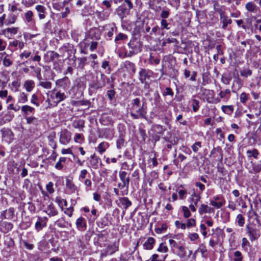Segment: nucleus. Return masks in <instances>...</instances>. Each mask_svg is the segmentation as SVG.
<instances>
[{
    "mask_svg": "<svg viewBox=\"0 0 261 261\" xmlns=\"http://www.w3.org/2000/svg\"><path fill=\"white\" fill-rule=\"evenodd\" d=\"M120 177L122 182L118 184L119 187L121 190L122 195H127L128 192L129 176L126 172L122 171L120 173Z\"/></svg>",
    "mask_w": 261,
    "mask_h": 261,
    "instance_id": "1",
    "label": "nucleus"
},
{
    "mask_svg": "<svg viewBox=\"0 0 261 261\" xmlns=\"http://www.w3.org/2000/svg\"><path fill=\"white\" fill-rule=\"evenodd\" d=\"M133 102V109H136L137 114L132 113V116L135 118H138L139 117H143L145 114V112L143 108V105L141 104V101L139 98H136L134 99Z\"/></svg>",
    "mask_w": 261,
    "mask_h": 261,
    "instance_id": "2",
    "label": "nucleus"
},
{
    "mask_svg": "<svg viewBox=\"0 0 261 261\" xmlns=\"http://www.w3.org/2000/svg\"><path fill=\"white\" fill-rule=\"evenodd\" d=\"M100 75L99 79L97 77L96 81H93L89 84V87L94 90L101 89L106 86L107 76L102 72H100Z\"/></svg>",
    "mask_w": 261,
    "mask_h": 261,
    "instance_id": "3",
    "label": "nucleus"
},
{
    "mask_svg": "<svg viewBox=\"0 0 261 261\" xmlns=\"http://www.w3.org/2000/svg\"><path fill=\"white\" fill-rule=\"evenodd\" d=\"M50 92V97L53 100L56 106L61 101L65 100L66 98V96L64 92H61L60 91H57L55 89Z\"/></svg>",
    "mask_w": 261,
    "mask_h": 261,
    "instance_id": "4",
    "label": "nucleus"
},
{
    "mask_svg": "<svg viewBox=\"0 0 261 261\" xmlns=\"http://www.w3.org/2000/svg\"><path fill=\"white\" fill-rule=\"evenodd\" d=\"M71 133L66 129L62 130L60 135V142L63 145H67L71 140Z\"/></svg>",
    "mask_w": 261,
    "mask_h": 261,
    "instance_id": "5",
    "label": "nucleus"
},
{
    "mask_svg": "<svg viewBox=\"0 0 261 261\" xmlns=\"http://www.w3.org/2000/svg\"><path fill=\"white\" fill-rule=\"evenodd\" d=\"M125 2L128 4V8L124 6H122L119 7L118 9V14L124 21L125 20H124V18L129 15V9H130V1L125 0Z\"/></svg>",
    "mask_w": 261,
    "mask_h": 261,
    "instance_id": "6",
    "label": "nucleus"
},
{
    "mask_svg": "<svg viewBox=\"0 0 261 261\" xmlns=\"http://www.w3.org/2000/svg\"><path fill=\"white\" fill-rule=\"evenodd\" d=\"M247 233L250 238V240L251 241H254L257 239L261 235V232L259 229H257L255 228H253L251 227H249V226H247Z\"/></svg>",
    "mask_w": 261,
    "mask_h": 261,
    "instance_id": "7",
    "label": "nucleus"
},
{
    "mask_svg": "<svg viewBox=\"0 0 261 261\" xmlns=\"http://www.w3.org/2000/svg\"><path fill=\"white\" fill-rule=\"evenodd\" d=\"M48 218L46 217H37V220L35 223V227L37 231L41 230L43 228L46 227Z\"/></svg>",
    "mask_w": 261,
    "mask_h": 261,
    "instance_id": "8",
    "label": "nucleus"
},
{
    "mask_svg": "<svg viewBox=\"0 0 261 261\" xmlns=\"http://www.w3.org/2000/svg\"><path fill=\"white\" fill-rule=\"evenodd\" d=\"M152 74V72L150 70L142 69L139 72V79L141 83H146V80H149Z\"/></svg>",
    "mask_w": 261,
    "mask_h": 261,
    "instance_id": "9",
    "label": "nucleus"
},
{
    "mask_svg": "<svg viewBox=\"0 0 261 261\" xmlns=\"http://www.w3.org/2000/svg\"><path fill=\"white\" fill-rule=\"evenodd\" d=\"M118 249V244L115 242L108 246L105 252L101 254V256H106L107 255H111L115 253Z\"/></svg>",
    "mask_w": 261,
    "mask_h": 261,
    "instance_id": "10",
    "label": "nucleus"
},
{
    "mask_svg": "<svg viewBox=\"0 0 261 261\" xmlns=\"http://www.w3.org/2000/svg\"><path fill=\"white\" fill-rule=\"evenodd\" d=\"M13 228L12 223L7 221H0V231L4 233H7L10 231Z\"/></svg>",
    "mask_w": 261,
    "mask_h": 261,
    "instance_id": "11",
    "label": "nucleus"
},
{
    "mask_svg": "<svg viewBox=\"0 0 261 261\" xmlns=\"http://www.w3.org/2000/svg\"><path fill=\"white\" fill-rule=\"evenodd\" d=\"M77 229L81 231H84L87 229V223L85 219L82 217L79 218L75 222Z\"/></svg>",
    "mask_w": 261,
    "mask_h": 261,
    "instance_id": "12",
    "label": "nucleus"
},
{
    "mask_svg": "<svg viewBox=\"0 0 261 261\" xmlns=\"http://www.w3.org/2000/svg\"><path fill=\"white\" fill-rule=\"evenodd\" d=\"M66 187L70 193H74L77 190V187L69 178L66 179Z\"/></svg>",
    "mask_w": 261,
    "mask_h": 261,
    "instance_id": "13",
    "label": "nucleus"
},
{
    "mask_svg": "<svg viewBox=\"0 0 261 261\" xmlns=\"http://www.w3.org/2000/svg\"><path fill=\"white\" fill-rule=\"evenodd\" d=\"M45 212L49 217L55 216L58 214V210L52 203L47 206Z\"/></svg>",
    "mask_w": 261,
    "mask_h": 261,
    "instance_id": "14",
    "label": "nucleus"
},
{
    "mask_svg": "<svg viewBox=\"0 0 261 261\" xmlns=\"http://www.w3.org/2000/svg\"><path fill=\"white\" fill-rule=\"evenodd\" d=\"M24 20L27 23H35L34 13L31 10H28L24 13Z\"/></svg>",
    "mask_w": 261,
    "mask_h": 261,
    "instance_id": "15",
    "label": "nucleus"
},
{
    "mask_svg": "<svg viewBox=\"0 0 261 261\" xmlns=\"http://www.w3.org/2000/svg\"><path fill=\"white\" fill-rule=\"evenodd\" d=\"M252 169L249 171L251 173H259L261 172V160L257 162H253L251 161L250 162Z\"/></svg>",
    "mask_w": 261,
    "mask_h": 261,
    "instance_id": "16",
    "label": "nucleus"
},
{
    "mask_svg": "<svg viewBox=\"0 0 261 261\" xmlns=\"http://www.w3.org/2000/svg\"><path fill=\"white\" fill-rule=\"evenodd\" d=\"M35 9L38 14V17L40 19H43L46 17V8L41 5H38L35 7Z\"/></svg>",
    "mask_w": 261,
    "mask_h": 261,
    "instance_id": "17",
    "label": "nucleus"
},
{
    "mask_svg": "<svg viewBox=\"0 0 261 261\" xmlns=\"http://www.w3.org/2000/svg\"><path fill=\"white\" fill-rule=\"evenodd\" d=\"M199 214L200 215H202L206 213H212L214 212V209L212 207L208 206V205L202 204L200 205L198 209Z\"/></svg>",
    "mask_w": 261,
    "mask_h": 261,
    "instance_id": "18",
    "label": "nucleus"
},
{
    "mask_svg": "<svg viewBox=\"0 0 261 261\" xmlns=\"http://www.w3.org/2000/svg\"><path fill=\"white\" fill-rule=\"evenodd\" d=\"M221 198V197L219 196H215L214 197V200L211 201L210 204L217 208H221L224 204V202L220 201Z\"/></svg>",
    "mask_w": 261,
    "mask_h": 261,
    "instance_id": "19",
    "label": "nucleus"
},
{
    "mask_svg": "<svg viewBox=\"0 0 261 261\" xmlns=\"http://www.w3.org/2000/svg\"><path fill=\"white\" fill-rule=\"evenodd\" d=\"M1 132L3 138H7L10 140L13 137V133L10 128H3L1 130Z\"/></svg>",
    "mask_w": 261,
    "mask_h": 261,
    "instance_id": "20",
    "label": "nucleus"
},
{
    "mask_svg": "<svg viewBox=\"0 0 261 261\" xmlns=\"http://www.w3.org/2000/svg\"><path fill=\"white\" fill-rule=\"evenodd\" d=\"M6 213L7 217H5L6 219L11 220H16V217L15 215V210L13 207H10L6 210Z\"/></svg>",
    "mask_w": 261,
    "mask_h": 261,
    "instance_id": "21",
    "label": "nucleus"
},
{
    "mask_svg": "<svg viewBox=\"0 0 261 261\" xmlns=\"http://www.w3.org/2000/svg\"><path fill=\"white\" fill-rule=\"evenodd\" d=\"M23 87L28 92H31L35 87V82L33 80H27L23 84Z\"/></svg>",
    "mask_w": 261,
    "mask_h": 261,
    "instance_id": "22",
    "label": "nucleus"
},
{
    "mask_svg": "<svg viewBox=\"0 0 261 261\" xmlns=\"http://www.w3.org/2000/svg\"><path fill=\"white\" fill-rule=\"evenodd\" d=\"M21 110L24 115H28L30 114L34 113L35 109L29 105H24L21 107Z\"/></svg>",
    "mask_w": 261,
    "mask_h": 261,
    "instance_id": "23",
    "label": "nucleus"
},
{
    "mask_svg": "<svg viewBox=\"0 0 261 261\" xmlns=\"http://www.w3.org/2000/svg\"><path fill=\"white\" fill-rule=\"evenodd\" d=\"M155 243V240L152 237H149L143 244V247L145 249L150 250L152 249Z\"/></svg>",
    "mask_w": 261,
    "mask_h": 261,
    "instance_id": "24",
    "label": "nucleus"
},
{
    "mask_svg": "<svg viewBox=\"0 0 261 261\" xmlns=\"http://www.w3.org/2000/svg\"><path fill=\"white\" fill-rule=\"evenodd\" d=\"M27 123L29 125H33L37 126L40 123V120H38L37 118L33 116L27 117L25 118Z\"/></svg>",
    "mask_w": 261,
    "mask_h": 261,
    "instance_id": "25",
    "label": "nucleus"
},
{
    "mask_svg": "<svg viewBox=\"0 0 261 261\" xmlns=\"http://www.w3.org/2000/svg\"><path fill=\"white\" fill-rule=\"evenodd\" d=\"M200 198V195L199 194H196L195 192H194L192 194L191 196L189 198L188 201L189 202L191 203V204L197 205Z\"/></svg>",
    "mask_w": 261,
    "mask_h": 261,
    "instance_id": "26",
    "label": "nucleus"
},
{
    "mask_svg": "<svg viewBox=\"0 0 261 261\" xmlns=\"http://www.w3.org/2000/svg\"><path fill=\"white\" fill-rule=\"evenodd\" d=\"M246 153L247 154V157L249 159L253 158L257 159L258 158L259 152L257 149L253 148V149H249L247 150Z\"/></svg>",
    "mask_w": 261,
    "mask_h": 261,
    "instance_id": "27",
    "label": "nucleus"
},
{
    "mask_svg": "<svg viewBox=\"0 0 261 261\" xmlns=\"http://www.w3.org/2000/svg\"><path fill=\"white\" fill-rule=\"evenodd\" d=\"M109 147V144L108 142H102L98 145L97 148V151L99 152L100 154H102L104 152L106 151V149Z\"/></svg>",
    "mask_w": 261,
    "mask_h": 261,
    "instance_id": "28",
    "label": "nucleus"
},
{
    "mask_svg": "<svg viewBox=\"0 0 261 261\" xmlns=\"http://www.w3.org/2000/svg\"><path fill=\"white\" fill-rule=\"evenodd\" d=\"M219 95L221 98L227 100L230 97V90L226 89L224 91H221Z\"/></svg>",
    "mask_w": 261,
    "mask_h": 261,
    "instance_id": "29",
    "label": "nucleus"
},
{
    "mask_svg": "<svg viewBox=\"0 0 261 261\" xmlns=\"http://www.w3.org/2000/svg\"><path fill=\"white\" fill-rule=\"evenodd\" d=\"M221 19L222 20V28L224 30H225L227 25L229 24H231L232 23V20L231 19L228 18L227 16L223 15L220 16Z\"/></svg>",
    "mask_w": 261,
    "mask_h": 261,
    "instance_id": "30",
    "label": "nucleus"
},
{
    "mask_svg": "<svg viewBox=\"0 0 261 261\" xmlns=\"http://www.w3.org/2000/svg\"><path fill=\"white\" fill-rule=\"evenodd\" d=\"M85 121L82 119L74 120L72 122V126L75 128H83L84 127Z\"/></svg>",
    "mask_w": 261,
    "mask_h": 261,
    "instance_id": "31",
    "label": "nucleus"
},
{
    "mask_svg": "<svg viewBox=\"0 0 261 261\" xmlns=\"http://www.w3.org/2000/svg\"><path fill=\"white\" fill-rule=\"evenodd\" d=\"M18 28L12 27L8 28L3 30V34L7 35V34L10 33L11 35H15L17 33Z\"/></svg>",
    "mask_w": 261,
    "mask_h": 261,
    "instance_id": "32",
    "label": "nucleus"
},
{
    "mask_svg": "<svg viewBox=\"0 0 261 261\" xmlns=\"http://www.w3.org/2000/svg\"><path fill=\"white\" fill-rule=\"evenodd\" d=\"M28 100V94L22 92L18 96V103H24Z\"/></svg>",
    "mask_w": 261,
    "mask_h": 261,
    "instance_id": "33",
    "label": "nucleus"
},
{
    "mask_svg": "<svg viewBox=\"0 0 261 261\" xmlns=\"http://www.w3.org/2000/svg\"><path fill=\"white\" fill-rule=\"evenodd\" d=\"M222 111L228 115H231L233 112V106L232 105L230 106H222L221 107Z\"/></svg>",
    "mask_w": 261,
    "mask_h": 261,
    "instance_id": "34",
    "label": "nucleus"
},
{
    "mask_svg": "<svg viewBox=\"0 0 261 261\" xmlns=\"http://www.w3.org/2000/svg\"><path fill=\"white\" fill-rule=\"evenodd\" d=\"M120 202L124 209H127L130 205V201L127 197L120 199Z\"/></svg>",
    "mask_w": 261,
    "mask_h": 261,
    "instance_id": "35",
    "label": "nucleus"
},
{
    "mask_svg": "<svg viewBox=\"0 0 261 261\" xmlns=\"http://www.w3.org/2000/svg\"><path fill=\"white\" fill-rule=\"evenodd\" d=\"M246 9L251 12H254L256 10V6L252 2H248L245 5Z\"/></svg>",
    "mask_w": 261,
    "mask_h": 261,
    "instance_id": "36",
    "label": "nucleus"
},
{
    "mask_svg": "<svg viewBox=\"0 0 261 261\" xmlns=\"http://www.w3.org/2000/svg\"><path fill=\"white\" fill-rule=\"evenodd\" d=\"M249 94L246 93L245 92H242L240 96V102L245 105L247 101L249 100Z\"/></svg>",
    "mask_w": 261,
    "mask_h": 261,
    "instance_id": "37",
    "label": "nucleus"
},
{
    "mask_svg": "<svg viewBox=\"0 0 261 261\" xmlns=\"http://www.w3.org/2000/svg\"><path fill=\"white\" fill-rule=\"evenodd\" d=\"M148 167L150 168L157 166L158 162L155 157L151 158L148 160Z\"/></svg>",
    "mask_w": 261,
    "mask_h": 261,
    "instance_id": "38",
    "label": "nucleus"
},
{
    "mask_svg": "<svg viewBox=\"0 0 261 261\" xmlns=\"http://www.w3.org/2000/svg\"><path fill=\"white\" fill-rule=\"evenodd\" d=\"M66 161V158L65 157H61L59 161L56 163L55 168L58 170H61L63 167L62 163H65Z\"/></svg>",
    "mask_w": 261,
    "mask_h": 261,
    "instance_id": "39",
    "label": "nucleus"
},
{
    "mask_svg": "<svg viewBox=\"0 0 261 261\" xmlns=\"http://www.w3.org/2000/svg\"><path fill=\"white\" fill-rule=\"evenodd\" d=\"M166 256H159L158 254H154L148 261H164Z\"/></svg>",
    "mask_w": 261,
    "mask_h": 261,
    "instance_id": "40",
    "label": "nucleus"
},
{
    "mask_svg": "<svg viewBox=\"0 0 261 261\" xmlns=\"http://www.w3.org/2000/svg\"><path fill=\"white\" fill-rule=\"evenodd\" d=\"M231 80L230 75L223 74L221 76V81L225 85H229Z\"/></svg>",
    "mask_w": 261,
    "mask_h": 261,
    "instance_id": "41",
    "label": "nucleus"
},
{
    "mask_svg": "<svg viewBox=\"0 0 261 261\" xmlns=\"http://www.w3.org/2000/svg\"><path fill=\"white\" fill-rule=\"evenodd\" d=\"M176 122H178L180 125L184 126L188 124L187 121L183 119V116L181 114H179L176 118Z\"/></svg>",
    "mask_w": 261,
    "mask_h": 261,
    "instance_id": "42",
    "label": "nucleus"
},
{
    "mask_svg": "<svg viewBox=\"0 0 261 261\" xmlns=\"http://www.w3.org/2000/svg\"><path fill=\"white\" fill-rule=\"evenodd\" d=\"M39 86H40L45 89H50L51 88L52 83L49 81H40L39 83Z\"/></svg>",
    "mask_w": 261,
    "mask_h": 261,
    "instance_id": "43",
    "label": "nucleus"
},
{
    "mask_svg": "<svg viewBox=\"0 0 261 261\" xmlns=\"http://www.w3.org/2000/svg\"><path fill=\"white\" fill-rule=\"evenodd\" d=\"M240 74L242 76L247 77L252 75V71L248 68L243 69L240 71Z\"/></svg>",
    "mask_w": 261,
    "mask_h": 261,
    "instance_id": "44",
    "label": "nucleus"
},
{
    "mask_svg": "<svg viewBox=\"0 0 261 261\" xmlns=\"http://www.w3.org/2000/svg\"><path fill=\"white\" fill-rule=\"evenodd\" d=\"M17 19V16L15 15L12 14L10 16V18L5 21L6 25H10L14 23Z\"/></svg>",
    "mask_w": 261,
    "mask_h": 261,
    "instance_id": "45",
    "label": "nucleus"
},
{
    "mask_svg": "<svg viewBox=\"0 0 261 261\" xmlns=\"http://www.w3.org/2000/svg\"><path fill=\"white\" fill-rule=\"evenodd\" d=\"M191 102L193 111L195 112H197L199 108V101L195 99H193Z\"/></svg>",
    "mask_w": 261,
    "mask_h": 261,
    "instance_id": "46",
    "label": "nucleus"
},
{
    "mask_svg": "<svg viewBox=\"0 0 261 261\" xmlns=\"http://www.w3.org/2000/svg\"><path fill=\"white\" fill-rule=\"evenodd\" d=\"M213 6L215 11L218 12L220 14V16L224 15L223 12L221 8V6L219 5L217 2L214 1Z\"/></svg>",
    "mask_w": 261,
    "mask_h": 261,
    "instance_id": "47",
    "label": "nucleus"
},
{
    "mask_svg": "<svg viewBox=\"0 0 261 261\" xmlns=\"http://www.w3.org/2000/svg\"><path fill=\"white\" fill-rule=\"evenodd\" d=\"M3 65L6 67H9L12 64V61L10 60L8 55L4 57L3 60Z\"/></svg>",
    "mask_w": 261,
    "mask_h": 261,
    "instance_id": "48",
    "label": "nucleus"
},
{
    "mask_svg": "<svg viewBox=\"0 0 261 261\" xmlns=\"http://www.w3.org/2000/svg\"><path fill=\"white\" fill-rule=\"evenodd\" d=\"M88 174V171L86 169H83L81 171L80 174L79 176V180L80 181H83V180L86 179V175Z\"/></svg>",
    "mask_w": 261,
    "mask_h": 261,
    "instance_id": "49",
    "label": "nucleus"
},
{
    "mask_svg": "<svg viewBox=\"0 0 261 261\" xmlns=\"http://www.w3.org/2000/svg\"><path fill=\"white\" fill-rule=\"evenodd\" d=\"M82 182L84 184L87 191H89L91 189L92 181L90 179L88 178L85 179Z\"/></svg>",
    "mask_w": 261,
    "mask_h": 261,
    "instance_id": "50",
    "label": "nucleus"
},
{
    "mask_svg": "<svg viewBox=\"0 0 261 261\" xmlns=\"http://www.w3.org/2000/svg\"><path fill=\"white\" fill-rule=\"evenodd\" d=\"M234 261H242L243 257L242 253L239 251H236L234 252Z\"/></svg>",
    "mask_w": 261,
    "mask_h": 261,
    "instance_id": "51",
    "label": "nucleus"
},
{
    "mask_svg": "<svg viewBox=\"0 0 261 261\" xmlns=\"http://www.w3.org/2000/svg\"><path fill=\"white\" fill-rule=\"evenodd\" d=\"M237 222L240 226H243L244 225L245 219L241 214H239L237 216Z\"/></svg>",
    "mask_w": 261,
    "mask_h": 261,
    "instance_id": "52",
    "label": "nucleus"
},
{
    "mask_svg": "<svg viewBox=\"0 0 261 261\" xmlns=\"http://www.w3.org/2000/svg\"><path fill=\"white\" fill-rule=\"evenodd\" d=\"M65 221L63 219H58L55 222V224L58 226L60 228H65L66 225H65Z\"/></svg>",
    "mask_w": 261,
    "mask_h": 261,
    "instance_id": "53",
    "label": "nucleus"
},
{
    "mask_svg": "<svg viewBox=\"0 0 261 261\" xmlns=\"http://www.w3.org/2000/svg\"><path fill=\"white\" fill-rule=\"evenodd\" d=\"M201 147V142H195L192 146L191 148L194 152H197L200 148Z\"/></svg>",
    "mask_w": 261,
    "mask_h": 261,
    "instance_id": "54",
    "label": "nucleus"
},
{
    "mask_svg": "<svg viewBox=\"0 0 261 261\" xmlns=\"http://www.w3.org/2000/svg\"><path fill=\"white\" fill-rule=\"evenodd\" d=\"M182 211L184 213V216L185 218H188L189 217H190L191 212H190V210H189V208L187 206H183L182 207Z\"/></svg>",
    "mask_w": 261,
    "mask_h": 261,
    "instance_id": "55",
    "label": "nucleus"
},
{
    "mask_svg": "<svg viewBox=\"0 0 261 261\" xmlns=\"http://www.w3.org/2000/svg\"><path fill=\"white\" fill-rule=\"evenodd\" d=\"M77 60L79 61L78 67L81 68V69H83L84 68L85 63L87 61V58L86 57L80 58H78Z\"/></svg>",
    "mask_w": 261,
    "mask_h": 261,
    "instance_id": "56",
    "label": "nucleus"
},
{
    "mask_svg": "<svg viewBox=\"0 0 261 261\" xmlns=\"http://www.w3.org/2000/svg\"><path fill=\"white\" fill-rule=\"evenodd\" d=\"M167 226L166 224H163L161 227L155 229V232L157 233H162L167 229Z\"/></svg>",
    "mask_w": 261,
    "mask_h": 261,
    "instance_id": "57",
    "label": "nucleus"
},
{
    "mask_svg": "<svg viewBox=\"0 0 261 261\" xmlns=\"http://www.w3.org/2000/svg\"><path fill=\"white\" fill-rule=\"evenodd\" d=\"M127 38V36L126 35L120 33L116 37L115 41L117 43L118 41L125 40Z\"/></svg>",
    "mask_w": 261,
    "mask_h": 261,
    "instance_id": "58",
    "label": "nucleus"
},
{
    "mask_svg": "<svg viewBox=\"0 0 261 261\" xmlns=\"http://www.w3.org/2000/svg\"><path fill=\"white\" fill-rule=\"evenodd\" d=\"M54 184L53 182L50 181L46 185V188L47 191L50 193H53L54 192V189L53 188Z\"/></svg>",
    "mask_w": 261,
    "mask_h": 261,
    "instance_id": "59",
    "label": "nucleus"
},
{
    "mask_svg": "<svg viewBox=\"0 0 261 261\" xmlns=\"http://www.w3.org/2000/svg\"><path fill=\"white\" fill-rule=\"evenodd\" d=\"M173 94V92L172 91V89L169 87L166 88L165 91L163 93V95L164 96L167 95H170L172 96Z\"/></svg>",
    "mask_w": 261,
    "mask_h": 261,
    "instance_id": "60",
    "label": "nucleus"
},
{
    "mask_svg": "<svg viewBox=\"0 0 261 261\" xmlns=\"http://www.w3.org/2000/svg\"><path fill=\"white\" fill-rule=\"evenodd\" d=\"M161 27L162 28L166 29L167 30H168L170 29L169 25L170 24V23L167 22V20L165 19H163L161 20Z\"/></svg>",
    "mask_w": 261,
    "mask_h": 261,
    "instance_id": "61",
    "label": "nucleus"
},
{
    "mask_svg": "<svg viewBox=\"0 0 261 261\" xmlns=\"http://www.w3.org/2000/svg\"><path fill=\"white\" fill-rule=\"evenodd\" d=\"M38 34H31L29 33H24L23 34V37L25 39L31 40L32 38L36 37Z\"/></svg>",
    "mask_w": 261,
    "mask_h": 261,
    "instance_id": "62",
    "label": "nucleus"
},
{
    "mask_svg": "<svg viewBox=\"0 0 261 261\" xmlns=\"http://www.w3.org/2000/svg\"><path fill=\"white\" fill-rule=\"evenodd\" d=\"M38 100V96L34 94L32 95V99L31 100V102L34 105H35L37 107H39V104L38 102H37V100Z\"/></svg>",
    "mask_w": 261,
    "mask_h": 261,
    "instance_id": "63",
    "label": "nucleus"
},
{
    "mask_svg": "<svg viewBox=\"0 0 261 261\" xmlns=\"http://www.w3.org/2000/svg\"><path fill=\"white\" fill-rule=\"evenodd\" d=\"M196 221L194 219H190L187 221V226L188 228L195 226Z\"/></svg>",
    "mask_w": 261,
    "mask_h": 261,
    "instance_id": "64",
    "label": "nucleus"
}]
</instances>
